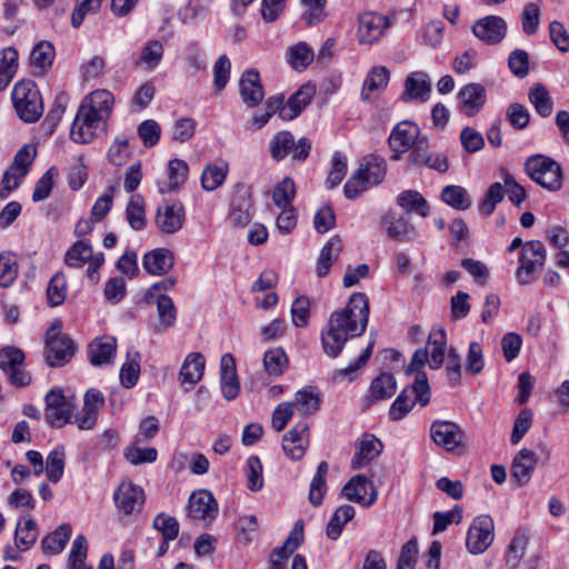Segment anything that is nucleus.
<instances>
[{"mask_svg": "<svg viewBox=\"0 0 569 569\" xmlns=\"http://www.w3.org/2000/svg\"><path fill=\"white\" fill-rule=\"evenodd\" d=\"M369 312L367 295L363 292L352 293L343 309L330 315L327 326L321 332L325 353L330 358H337L350 338L361 336L366 331Z\"/></svg>", "mask_w": 569, "mask_h": 569, "instance_id": "obj_1", "label": "nucleus"}, {"mask_svg": "<svg viewBox=\"0 0 569 569\" xmlns=\"http://www.w3.org/2000/svg\"><path fill=\"white\" fill-rule=\"evenodd\" d=\"M114 98L108 90L91 92L78 109L71 127L73 142H91L100 139L106 130V119L110 116Z\"/></svg>", "mask_w": 569, "mask_h": 569, "instance_id": "obj_2", "label": "nucleus"}, {"mask_svg": "<svg viewBox=\"0 0 569 569\" xmlns=\"http://www.w3.org/2000/svg\"><path fill=\"white\" fill-rule=\"evenodd\" d=\"M387 173V164L382 157L368 154L360 160L357 171L343 186V193L350 200L357 199L370 187L380 184Z\"/></svg>", "mask_w": 569, "mask_h": 569, "instance_id": "obj_3", "label": "nucleus"}, {"mask_svg": "<svg viewBox=\"0 0 569 569\" xmlns=\"http://www.w3.org/2000/svg\"><path fill=\"white\" fill-rule=\"evenodd\" d=\"M11 99L17 116L26 123L37 122L43 113V100L37 84L31 80L18 81Z\"/></svg>", "mask_w": 569, "mask_h": 569, "instance_id": "obj_4", "label": "nucleus"}, {"mask_svg": "<svg viewBox=\"0 0 569 569\" xmlns=\"http://www.w3.org/2000/svg\"><path fill=\"white\" fill-rule=\"evenodd\" d=\"M61 321L56 320L46 332L44 359L49 367H62L74 355V342L61 331Z\"/></svg>", "mask_w": 569, "mask_h": 569, "instance_id": "obj_5", "label": "nucleus"}, {"mask_svg": "<svg viewBox=\"0 0 569 569\" xmlns=\"http://www.w3.org/2000/svg\"><path fill=\"white\" fill-rule=\"evenodd\" d=\"M525 169L528 176L539 186L549 190L558 191L562 187V170L553 159L536 154L527 159Z\"/></svg>", "mask_w": 569, "mask_h": 569, "instance_id": "obj_6", "label": "nucleus"}, {"mask_svg": "<svg viewBox=\"0 0 569 569\" xmlns=\"http://www.w3.org/2000/svg\"><path fill=\"white\" fill-rule=\"evenodd\" d=\"M546 259V249L541 241L532 240L526 243L516 272L520 284H529L535 279V273L541 269Z\"/></svg>", "mask_w": 569, "mask_h": 569, "instance_id": "obj_7", "label": "nucleus"}, {"mask_svg": "<svg viewBox=\"0 0 569 569\" xmlns=\"http://www.w3.org/2000/svg\"><path fill=\"white\" fill-rule=\"evenodd\" d=\"M24 353L17 347H4L0 349V368L16 387H26L31 382V376L22 367Z\"/></svg>", "mask_w": 569, "mask_h": 569, "instance_id": "obj_8", "label": "nucleus"}, {"mask_svg": "<svg viewBox=\"0 0 569 569\" xmlns=\"http://www.w3.org/2000/svg\"><path fill=\"white\" fill-rule=\"evenodd\" d=\"M495 523L490 516L480 515L470 525L466 547L472 555L483 553L493 541Z\"/></svg>", "mask_w": 569, "mask_h": 569, "instance_id": "obj_9", "label": "nucleus"}, {"mask_svg": "<svg viewBox=\"0 0 569 569\" xmlns=\"http://www.w3.org/2000/svg\"><path fill=\"white\" fill-rule=\"evenodd\" d=\"M186 211L181 202L163 201L157 209L154 223L162 233L172 234L182 229Z\"/></svg>", "mask_w": 569, "mask_h": 569, "instance_id": "obj_10", "label": "nucleus"}, {"mask_svg": "<svg viewBox=\"0 0 569 569\" xmlns=\"http://www.w3.org/2000/svg\"><path fill=\"white\" fill-rule=\"evenodd\" d=\"M46 421L56 428L71 422L73 405L60 390H50L46 396Z\"/></svg>", "mask_w": 569, "mask_h": 569, "instance_id": "obj_11", "label": "nucleus"}, {"mask_svg": "<svg viewBox=\"0 0 569 569\" xmlns=\"http://www.w3.org/2000/svg\"><path fill=\"white\" fill-rule=\"evenodd\" d=\"M432 441L447 451H453L463 443L465 432L453 421L436 420L430 426Z\"/></svg>", "mask_w": 569, "mask_h": 569, "instance_id": "obj_12", "label": "nucleus"}, {"mask_svg": "<svg viewBox=\"0 0 569 569\" xmlns=\"http://www.w3.org/2000/svg\"><path fill=\"white\" fill-rule=\"evenodd\" d=\"M218 515V502L206 489L193 491L189 497L188 516L192 520L211 523Z\"/></svg>", "mask_w": 569, "mask_h": 569, "instance_id": "obj_13", "label": "nucleus"}, {"mask_svg": "<svg viewBox=\"0 0 569 569\" xmlns=\"http://www.w3.org/2000/svg\"><path fill=\"white\" fill-rule=\"evenodd\" d=\"M389 28V20L386 16L375 12H365L358 17L357 37L361 44L377 42Z\"/></svg>", "mask_w": 569, "mask_h": 569, "instance_id": "obj_14", "label": "nucleus"}, {"mask_svg": "<svg viewBox=\"0 0 569 569\" xmlns=\"http://www.w3.org/2000/svg\"><path fill=\"white\" fill-rule=\"evenodd\" d=\"M310 441V427L306 421L297 422L282 438V449L292 460L305 456Z\"/></svg>", "mask_w": 569, "mask_h": 569, "instance_id": "obj_15", "label": "nucleus"}, {"mask_svg": "<svg viewBox=\"0 0 569 569\" xmlns=\"http://www.w3.org/2000/svg\"><path fill=\"white\" fill-rule=\"evenodd\" d=\"M431 90L430 77L423 71H415L405 79L401 100L406 103H425L430 99Z\"/></svg>", "mask_w": 569, "mask_h": 569, "instance_id": "obj_16", "label": "nucleus"}, {"mask_svg": "<svg viewBox=\"0 0 569 569\" xmlns=\"http://www.w3.org/2000/svg\"><path fill=\"white\" fill-rule=\"evenodd\" d=\"M117 508L124 515L140 512L144 503L142 488L131 481H122L113 493Z\"/></svg>", "mask_w": 569, "mask_h": 569, "instance_id": "obj_17", "label": "nucleus"}, {"mask_svg": "<svg viewBox=\"0 0 569 569\" xmlns=\"http://www.w3.org/2000/svg\"><path fill=\"white\" fill-rule=\"evenodd\" d=\"M346 499L370 507L377 500V490L372 482L362 475L352 477L342 488Z\"/></svg>", "mask_w": 569, "mask_h": 569, "instance_id": "obj_18", "label": "nucleus"}, {"mask_svg": "<svg viewBox=\"0 0 569 569\" xmlns=\"http://www.w3.org/2000/svg\"><path fill=\"white\" fill-rule=\"evenodd\" d=\"M472 33L488 44H497L506 37L507 23L498 16H487L475 22Z\"/></svg>", "mask_w": 569, "mask_h": 569, "instance_id": "obj_19", "label": "nucleus"}, {"mask_svg": "<svg viewBox=\"0 0 569 569\" xmlns=\"http://www.w3.org/2000/svg\"><path fill=\"white\" fill-rule=\"evenodd\" d=\"M538 463L535 451L522 448L513 458L510 472L511 479L518 487L527 485Z\"/></svg>", "mask_w": 569, "mask_h": 569, "instance_id": "obj_20", "label": "nucleus"}, {"mask_svg": "<svg viewBox=\"0 0 569 569\" xmlns=\"http://www.w3.org/2000/svg\"><path fill=\"white\" fill-rule=\"evenodd\" d=\"M253 212L252 194L248 188L241 187L236 190L231 200L230 221L236 227L247 226Z\"/></svg>", "mask_w": 569, "mask_h": 569, "instance_id": "obj_21", "label": "nucleus"}, {"mask_svg": "<svg viewBox=\"0 0 569 569\" xmlns=\"http://www.w3.org/2000/svg\"><path fill=\"white\" fill-rule=\"evenodd\" d=\"M380 223L383 231L392 240L409 241L416 234L415 227L403 216L392 211L386 212L381 217Z\"/></svg>", "mask_w": 569, "mask_h": 569, "instance_id": "obj_22", "label": "nucleus"}, {"mask_svg": "<svg viewBox=\"0 0 569 569\" xmlns=\"http://www.w3.org/2000/svg\"><path fill=\"white\" fill-rule=\"evenodd\" d=\"M239 90L243 103L249 108L257 107L264 98L260 76L256 70H248L242 73Z\"/></svg>", "mask_w": 569, "mask_h": 569, "instance_id": "obj_23", "label": "nucleus"}, {"mask_svg": "<svg viewBox=\"0 0 569 569\" xmlns=\"http://www.w3.org/2000/svg\"><path fill=\"white\" fill-rule=\"evenodd\" d=\"M390 81V70L385 66L372 67L366 76L361 87V99L370 101L372 97L383 92Z\"/></svg>", "mask_w": 569, "mask_h": 569, "instance_id": "obj_24", "label": "nucleus"}, {"mask_svg": "<svg viewBox=\"0 0 569 569\" xmlns=\"http://www.w3.org/2000/svg\"><path fill=\"white\" fill-rule=\"evenodd\" d=\"M458 98L460 101V110L468 117H472L479 112L486 101V90L480 83H469L463 86Z\"/></svg>", "mask_w": 569, "mask_h": 569, "instance_id": "obj_25", "label": "nucleus"}, {"mask_svg": "<svg viewBox=\"0 0 569 569\" xmlns=\"http://www.w3.org/2000/svg\"><path fill=\"white\" fill-rule=\"evenodd\" d=\"M221 391L227 400H233L239 393V382L236 371L234 358L231 353H224L220 360Z\"/></svg>", "mask_w": 569, "mask_h": 569, "instance_id": "obj_26", "label": "nucleus"}, {"mask_svg": "<svg viewBox=\"0 0 569 569\" xmlns=\"http://www.w3.org/2000/svg\"><path fill=\"white\" fill-rule=\"evenodd\" d=\"M117 351V341L113 337L97 338L88 347V356L92 366L101 367L112 361Z\"/></svg>", "mask_w": 569, "mask_h": 569, "instance_id": "obj_27", "label": "nucleus"}, {"mask_svg": "<svg viewBox=\"0 0 569 569\" xmlns=\"http://www.w3.org/2000/svg\"><path fill=\"white\" fill-rule=\"evenodd\" d=\"M315 93L316 87L313 84H303L281 108L280 118L283 120H292L299 116L301 111L311 102Z\"/></svg>", "mask_w": 569, "mask_h": 569, "instance_id": "obj_28", "label": "nucleus"}, {"mask_svg": "<svg viewBox=\"0 0 569 569\" xmlns=\"http://www.w3.org/2000/svg\"><path fill=\"white\" fill-rule=\"evenodd\" d=\"M173 253L166 248L154 249L143 256V269L153 276L167 273L173 267Z\"/></svg>", "mask_w": 569, "mask_h": 569, "instance_id": "obj_29", "label": "nucleus"}, {"mask_svg": "<svg viewBox=\"0 0 569 569\" xmlns=\"http://www.w3.org/2000/svg\"><path fill=\"white\" fill-rule=\"evenodd\" d=\"M189 167L180 159L170 160L168 163L167 179L158 181L160 193L177 191L186 182Z\"/></svg>", "mask_w": 569, "mask_h": 569, "instance_id": "obj_30", "label": "nucleus"}, {"mask_svg": "<svg viewBox=\"0 0 569 569\" xmlns=\"http://www.w3.org/2000/svg\"><path fill=\"white\" fill-rule=\"evenodd\" d=\"M383 445L372 435H366L358 446V450L352 458L351 467L360 469L377 458L382 451Z\"/></svg>", "mask_w": 569, "mask_h": 569, "instance_id": "obj_31", "label": "nucleus"}, {"mask_svg": "<svg viewBox=\"0 0 569 569\" xmlns=\"http://www.w3.org/2000/svg\"><path fill=\"white\" fill-rule=\"evenodd\" d=\"M204 363L206 361L201 353H189L180 368L179 377L181 383H189L190 386L198 383L203 376Z\"/></svg>", "mask_w": 569, "mask_h": 569, "instance_id": "obj_32", "label": "nucleus"}, {"mask_svg": "<svg viewBox=\"0 0 569 569\" xmlns=\"http://www.w3.org/2000/svg\"><path fill=\"white\" fill-rule=\"evenodd\" d=\"M342 250V241L338 236L331 237L320 251L316 272L319 278L328 274L332 263Z\"/></svg>", "mask_w": 569, "mask_h": 569, "instance_id": "obj_33", "label": "nucleus"}, {"mask_svg": "<svg viewBox=\"0 0 569 569\" xmlns=\"http://www.w3.org/2000/svg\"><path fill=\"white\" fill-rule=\"evenodd\" d=\"M69 523L60 525L54 531L46 536L41 541V548L46 555H59L66 547L71 536Z\"/></svg>", "mask_w": 569, "mask_h": 569, "instance_id": "obj_34", "label": "nucleus"}, {"mask_svg": "<svg viewBox=\"0 0 569 569\" xmlns=\"http://www.w3.org/2000/svg\"><path fill=\"white\" fill-rule=\"evenodd\" d=\"M93 254L90 240H78L67 250L64 263L69 268L80 269Z\"/></svg>", "mask_w": 569, "mask_h": 569, "instance_id": "obj_35", "label": "nucleus"}, {"mask_svg": "<svg viewBox=\"0 0 569 569\" xmlns=\"http://www.w3.org/2000/svg\"><path fill=\"white\" fill-rule=\"evenodd\" d=\"M141 355L138 350L131 348L127 352V359L120 369L121 385L130 389L138 382L140 376Z\"/></svg>", "mask_w": 569, "mask_h": 569, "instance_id": "obj_36", "label": "nucleus"}, {"mask_svg": "<svg viewBox=\"0 0 569 569\" xmlns=\"http://www.w3.org/2000/svg\"><path fill=\"white\" fill-rule=\"evenodd\" d=\"M18 51L7 47L0 51V91H3L12 81L18 68Z\"/></svg>", "mask_w": 569, "mask_h": 569, "instance_id": "obj_37", "label": "nucleus"}, {"mask_svg": "<svg viewBox=\"0 0 569 569\" xmlns=\"http://www.w3.org/2000/svg\"><path fill=\"white\" fill-rule=\"evenodd\" d=\"M329 466L326 461L318 465L316 475L313 476L309 489V502L313 507H319L322 503L323 497L327 492V475Z\"/></svg>", "mask_w": 569, "mask_h": 569, "instance_id": "obj_38", "label": "nucleus"}, {"mask_svg": "<svg viewBox=\"0 0 569 569\" xmlns=\"http://www.w3.org/2000/svg\"><path fill=\"white\" fill-rule=\"evenodd\" d=\"M228 164L224 161L212 162L207 164L202 171L201 184L207 191L218 189L226 180Z\"/></svg>", "mask_w": 569, "mask_h": 569, "instance_id": "obj_39", "label": "nucleus"}, {"mask_svg": "<svg viewBox=\"0 0 569 569\" xmlns=\"http://www.w3.org/2000/svg\"><path fill=\"white\" fill-rule=\"evenodd\" d=\"M355 508L349 505L340 506L327 523L326 535L331 540H337L347 522L355 517Z\"/></svg>", "mask_w": 569, "mask_h": 569, "instance_id": "obj_40", "label": "nucleus"}, {"mask_svg": "<svg viewBox=\"0 0 569 569\" xmlns=\"http://www.w3.org/2000/svg\"><path fill=\"white\" fill-rule=\"evenodd\" d=\"M289 359L282 348H272L263 355V367L266 372L272 377H280L287 370Z\"/></svg>", "mask_w": 569, "mask_h": 569, "instance_id": "obj_41", "label": "nucleus"}, {"mask_svg": "<svg viewBox=\"0 0 569 569\" xmlns=\"http://www.w3.org/2000/svg\"><path fill=\"white\" fill-rule=\"evenodd\" d=\"M397 203L406 211H415L421 217L429 214V206L426 199L416 190H406L397 197Z\"/></svg>", "mask_w": 569, "mask_h": 569, "instance_id": "obj_42", "label": "nucleus"}, {"mask_svg": "<svg viewBox=\"0 0 569 569\" xmlns=\"http://www.w3.org/2000/svg\"><path fill=\"white\" fill-rule=\"evenodd\" d=\"M54 54V48L51 42L40 41L31 51V64L33 68L38 69L40 73H43L52 66Z\"/></svg>", "mask_w": 569, "mask_h": 569, "instance_id": "obj_43", "label": "nucleus"}, {"mask_svg": "<svg viewBox=\"0 0 569 569\" xmlns=\"http://www.w3.org/2000/svg\"><path fill=\"white\" fill-rule=\"evenodd\" d=\"M528 97L538 114L546 118L552 113L553 102L548 89L542 83L535 84L530 89Z\"/></svg>", "mask_w": 569, "mask_h": 569, "instance_id": "obj_44", "label": "nucleus"}, {"mask_svg": "<svg viewBox=\"0 0 569 569\" xmlns=\"http://www.w3.org/2000/svg\"><path fill=\"white\" fill-rule=\"evenodd\" d=\"M397 390L396 379L391 373L382 372L370 385V393L373 400L391 398Z\"/></svg>", "mask_w": 569, "mask_h": 569, "instance_id": "obj_45", "label": "nucleus"}, {"mask_svg": "<svg viewBox=\"0 0 569 569\" xmlns=\"http://www.w3.org/2000/svg\"><path fill=\"white\" fill-rule=\"evenodd\" d=\"M428 345L431 346L429 353V366L431 369H439L445 362L446 333L443 330H432L428 337Z\"/></svg>", "mask_w": 569, "mask_h": 569, "instance_id": "obj_46", "label": "nucleus"}, {"mask_svg": "<svg viewBox=\"0 0 569 569\" xmlns=\"http://www.w3.org/2000/svg\"><path fill=\"white\" fill-rule=\"evenodd\" d=\"M126 216L130 227L137 231L146 227L144 200L140 194L130 197L126 209Z\"/></svg>", "mask_w": 569, "mask_h": 569, "instance_id": "obj_47", "label": "nucleus"}, {"mask_svg": "<svg viewBox=\"0 0 569 569\" xmlns=\"http://www.w3.org/2000/svg\"><path fill=\"white\" fill-rule=\"evenodd\" d=\"M19 273V264L12 252L0 253V286L9 288L13 284Z\"/></svg>", "mask_w": 569, "mask_h": 569, "instance_id": "obj_48", "label": "nucleus"}, {"mask_svg": "<svg viewBox=\"0 0 569 569\" xmlns=\"http://www.w3.org/2000/svg\"><path fill=\"white\" fill-rule=\"evenodd\" d=\"M442 200L458 210H467L471 207L472 201L467 190L460 186H447L441 192Z\"/></svg>", "mask_w": 569, "mask_h": 569, "instance_id": "obj_49", "label": "nucleus"}, {"mask_svg": "<svg viewBox=\"0 0 569 569\" xmlns=\"http://www.w3.org/2000/svg\"><path fill=\"white\" fill-rule=\"evenodd\" d=\"M295 409L297 408L302 415H312L320 408L321 398L319 392L313 389H301L296 392Z\"/></svg>", "mask_w": 569, "mask_h": 569, "instance_id": "obj_50", "label": "nucleus"}, {"mask_svg": "<svg viewBox=\"0 0 569 569\" xmlns=\"http://www.w3.org/2000/svg\"><path fill=\"white\" fill-rule=\"evenodd\" d=\"M296 197V184L293 180L286 177L278 182L272 190V201L278 208H288L292 206Z\"/></svg>", "mask_w": 569, "mask_h": 569, "instance_id": "obj_51", "label": "nucleus"}, {"mask_svg": "<svg viewBox=\"0 0 569 569\" xmlns=\"http://www.w3.org/2000/svg\"><path fill=\"white\" fill-rule=\"evenodd\" d=\"M66 452L64 448L59 446L56 447L47 457L46 472L47 477L52 482H58L64 471Z\"/></svg>", "mask_w": 569, "mask_h": 569, "instance_id": "obj_52", "label": "nucleus"}, {"mask_svg": "<svg viewBox=\"0 0 569 569\" xmlns=\"http://www.w3.org/2000/svg\"><path fill=\"white\" fill-rule=\"evenodd\" d=\"M38 526L37 522L29 518L24 520V525L21 526L18 522L16 529V545L22 551L30 549L38 539Z\"/></svg>", "mask_w": 569, "mask_h": 569, "instance_id": "obj_53", "label": "nucleus"}, {"mask_svg": "<svg viewBox=\"0 0 569 569\" xmlns=\"http://www.w3.org/2000/svg\"><path fill=\"white\" fill-rule=\"evenodd\" d=\"M289 63L296 69H306L313 60V51L306 42L291 46L288 50Z\"/></svg>", "mask_w": 569, "mask_h": 569, "instance_id": "obj_54", "label": "nucleus"}, {"mask_svg": "<svg viewBox=\"0 0 569 569\" xmlns=\"http://www.w3.org/2000/svg\"><path fill=\"white\" fill-rule=\"evenodd\" d=\"M420 129L410 120L399 122L390 133L389 142H417Z\"/></svg>", "mask_w": 569, "mask_h": 569, "instance_id": "obj_55", "label": "nucleus"}, {"mask_svg": "<svg viewBox=\"0 0 569 569\" xmlns=\"http://www.w3.org/2000/svg\"><path fill=\"white\" fill-rule=\"evenodd\" d=\"M67 296V281L62 272H57L49 281L47 297L50 306H60Z\"/></svg>", "mask_w": 569, "mask_h": 569, "instance_id": "obj_56", "label": "nucleus"}, {"mask_svg": "<svg viewBox=\"0 0 569 569\" xmlns=\"http://www.w3.org/2000/svg\"><path fill=\"white\" fill-rule=\"evenodd\" d=\"M247 487L250 491H259L263 487L262 463L257 456L247 459Z\"/></svg>", "mask_w": 569, "mask_h": 569, "instance_id": "obj_57", "label": "nucleus"}, {"mask_svg": "<svg viewBox=\"0 0 569 569\" xmlns=\"http://www.w3.org/2000/svg\"><path fill=\"white\" fill-rule=\"evenodd\" d=\"M505 186L500 182L490 184L485 198L479 203V212L483 216H490L495 211L496 206L502 201Z\"/></svg>", "mask_w": 569, "mask_h": 569, "instance_id": "obj_58", "label": "nucleus"}, {"mask_svg": "<svg viewBox=\"0 0 569 569\" xmlns=\"http://www.w3.org/2000/svg\"><path fill=\"white\" fill-rule=\"evenodd\" d=\"M528 539L525 535H517L508 547L506 565L510 569H517L525 556Z\"/></svg>", "mask_w": 569, "mask_h": 569, "instance_id": "obj_59", "label": "nucleus"}, {"mask_svg": "<svg viewBox=\"0 0 569 569\" xmlns=\"http://www.w3.org/2000/svg\"><path fill=\"white\" fill-rule=\"evenodd\" d=\"M157 310L161 326L170 328L176 323L177 309L169 296L160 295L157 298Z\"/></svg>", "mask_w": 569, "mask_h": 569, "instance_id": "obj_60", "label": "nucleus"}, {"mask_svg": "<svg viewBox=\"0 0 569 569\" xmlns=\"http://www.w3.org/2000/svg\"><path fill=\"white\" fill-rule=\"evenodd\" d=\"M462 520V509L460 506H455L448 512H436L433 515V529L432 535H437L447 529L450 523L459 525Z\"/></svg>", "mask_w": 569, "mask_h": 569, "instance_id": "obj_61", "label": "nucleus"}, {"mask_svg": "<svg viewBox=\"0 0 569 569\" xmlns=\"http://www.w3.org/2000/svg\"><path fill=\"white\" fill-rule=\"evenodd\" d=\"M485 367V358L480 343L473 341L469 345L465 370L471 376L479 375Z\"/></svg>", "mask_w": 569, "mask_h": 569, "instance_id": "obj_62", "label": "nucleus"}, {"mask_svg": "<svg viewBox=\"0 0 569 569\" xmlns=\"http://www.w3.org/2000/svg\"><path fill=\"white\" fill-rule=\"evenodd\" d=\"M347 158L336 152L332 157L331 170L327 177L326 184L329 189L337 187L346 177L347 173Z\"/></svg>", "mask_w": 569, "mask_h": 569, "instance_id": "obj_63", "label": "nucleus"}, {"mask_svg": "<svg viewBox=\"0 0 569 569\" xmlns=\"http://www.w3.org/2000/svg\"><path fill=\"white\" fill-rule=\"evenodd\" d=\"M153 527L161 532L164 540H174L179 535V523L176 518L159 513L153 519Z\"/></svg>", "mask_w": 569, "mask_h": 569, "instance_id": "obj_64", "label": "nucleus"}]
</instances>
